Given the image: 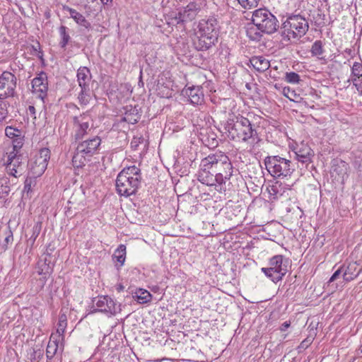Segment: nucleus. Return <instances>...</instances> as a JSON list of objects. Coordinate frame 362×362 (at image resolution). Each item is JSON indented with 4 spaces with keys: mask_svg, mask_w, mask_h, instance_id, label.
<instances>
[{
    "mask_svg": "<svg viewBox=\"0 0 362 362\" xmlns=\"http://www.w3.org/2000/svg\"><path fill=\"white\" fill-rule=\"evenodd\" d=\"M281 186V183L279 182H276L274 185H272L269 189V193L271 196L273 197L274 199L277 198V194L279 193L278 187Z\"/></svg>",
    "mask_w": 362,
    "mask_h": 362,
    "instance_id": "nucleus-43",
    "label": "nucleus"
},
{
    "mask_svg": "<svg viewBox=\"0 0 362 362\" xmlns=\"http://www.w3.org/2000/svg\"><path fill=\"white\" fill-rule=\"evenodd\" d=\"M81 91L78 95V100L81 105H87L91 100V91L90 86L80 87Z\"/></svg>",
    "mask_w": 362,
    "mask_h": 362,
    "instance_id": "nucleus-25",
    "label": "nucleus"
},
{
    "mask_svg": "<svg viewBox=\"0 0 362 362\" xmlns=\"http://www.w3.org/2000/svg\"><path fill=\"white\" fill-rule=\"evenodd\" d=\"M67 323H62V322H58V327L57 329V333L58 334V337H63V334L64 333L65 329L66 327Z\"/></svg>",
    "mask_w": 362,
    "mask_h": 362,
    "instance_id": "nucleus-50",
    "label": "nucleus"
},
{
    "mask_svg": "<svg viewBox=\"0 0 362 362\" xmlns=\"http://www.w3.org/2000/svg\"><path fill=\"white\" fill-rule=\"evenodd\" d=\"M251 65L259 72H264L269 69L270 63L262 56H255L250 59Z\"/></svg>",
    "mask_w": 362,
    "mask_h": 362,
    "instance_id": "nucleus-20",
    "label": "nucleus"
},
{
    "mask_svg": "<svg viewBox=\"0 0 362 362\" xmlns=\"http://www.w3.org/2000/svg\"><path fill=\"white\" fill-rule=\"evenodd\" d=\"M233 168L228 156L221 151L209 154L201 160L197 179L208 186L224 189L226 182L233 175Z\"/></svg>",
    "mask_w": 362,
    "mask_h": 362,
    "instance_id": "nucleus-1",
    "label": "nucleus"
},
{
    "mask_svg": "<svg viewBox=\"0 0 362 362\" xmlns=\"http://www.w3.org/2000/svg\"><path fill=\"white\" fill-rule=\"evenodd\" d=\"M64 10L67 11L69 13L71 18H72L75 22L81 26L86 28H90V23L86 19V18L79 12L75 9L71 8L69 6H64Z\"/></svg>",
    "mask_w": 362,
    "mask_h": 362,
    "instance_id": "nucleus-21",
    "label": "nucleus"
},
{
    "mask_svg": "<svg viewBox=\"0 0 362 362\" xmlns=\"http://www.w3.org/2000/svg\"><path fill=\"white\" fill-rule=\"evenodd\" d=\"M43 356V354L41 353V351H39L37 354V359L38 361Z\"/></svg>",
    "mask_w": 362,
    "mask_h": 362,
    "instance_id": "nucleus-59",
    "label": "nucleus"
},
{
    "mask_svg": "<svg viewBox=\"0 0 362 362\" xmlns=\"http://www.w3.org/2000/svg\"><path fill=\"white\" fill-rule=\"evenodd\" d=\"M32 48L33 50L32 54L40 59H42V52L40 51V43L37 42L36 45L32 46Z\"/></svg>",
    "mask_w": 362,
    "mask_h": 362,
    "instance_id": "nucleus-48",
    "label": "nucleus"
},
{
    "mask_svg": "<svg viewBox=\"0 0 362 362\" xmlns=\"http://www.w3.org/2000/svg\"><path fill=\"white\" fill-rule=\"evenodd\" d=\"M42 228V224L40 222H37L34 225L32 229V235L29 239V241L32 243V244L34 243L36 238L38 237L39 234L40 233Z\"/></svg>",
    "mask_w": 362,
    "mask_h": 362,
    "instance_id": "nucleus-38",
    "label": "nucleus"
},
{
    "mask_svg": "<svg viewBox=\"0 0 362 362\" xmlns=\"http://www.w3.org/2000/svg\"><path fill=\"white\" fill-rule=\"evenodd\" d=\"M49 158V149L47 148H41L38 153V155L36 156L33 165L32 166L34 174L37 175H42L47 169Z\"/></svg>",
    "mask_w": 362,
    "mask_h": 362,
    "instance_id": "nucleus-13",
    "label": "nucleus"
},
{
    "mask_svg": "<svg viewBox=\"0 0 362 362\" xmlns=\"http://www.w3.org/2000/svg\"><path fill=\"white\" fill-rule=\"evenodd\" d=\"M252 22L257 30L267 35L274 34L279 28L276 17L266 8L255 10L252 13Z\"/></svg>",
    "mask_w": 362,
    "mask_h": 362,
    "instance_id": "nucleus-6",
    "label": "nucleus"
},
{
    "mask_svg": "<svg viewBox=\"0 0 362 362\" xmlns=\"http://www.w3.org/2000/svg\"><path fill=\"white\" fill-rule=\"evenodd\" d=\"M218 38L215 35L210 36L199 33L197 40L194 42L196 48L198 50H207L217 42Z\"/></svg>",
    "mask_w": 362,
    "mask_h": 362,
    "instance_id": "nucleus-17",
    "label": "nucleus"
},
{
    "mask_svg": "<svg viewBox=\"0 0 362 362\" xmlns=\"http://www.w3.org/2000/svg\"><path fill=\"white\" fill-rule=\"evenodd\" d=\"M101 144V139L99 136H95L90 139H87L80 142L77 147L79 151L83 152L90 158L96 153Z\"/></svg>",
    "mask_w": 362,
    "mask_h": 362,
    "instance_id": "nucleus-14",
    "label": "nucleus"
},
{
    "mask_svg": "<svg viewBox=\"0 0 362 362\" xmlns=\"http://www.w3.org/2000/svg\"><path fill=\"white\" fill-rule=\"evenodd\" d=\"M344 266H341L337 270H336L329 280V283L334 281L339 278V276L344 273Z\"/></svg>",
    "mask_w": 362,
    "mask_h": 362,
    "instance_id": "nucleus-45",
    "label": "nucleus"
},
{
    "mask_svg": "<svg viewBox=\"0 0 362 362\" xmlns=\"http://www.w3.org/2000/svg\"><path fill=\"white\" fill-rule=\"evenodd\" d=\"M289 326H290V323H288V322H285L281 325V330L284 332L289 327Z\"/></svg>",
    "mask_w": 362,
    "mask_h": 362,
    "instance_id": "nucleus-54",
    "label": "nucleus"
},
{
    "mask_svg": "<svg viewBox=\"0 0 362 362\" xmlns=\"http://www.w3.org/2000/svg\"><path fill=\"white\" fill-rule=\"evenodd\" d=\"M103 4H107L109 0H101Z\"/></svg>",
    "mask_w": 362,
    "mask_h": 362,
    "instance_id": "nucleus-61",
    "label": "nucleus"
},
{
    "mask_svg": "<svg viewBox=\"0 0 362 362\" xmlns=\"http://www.w3.org/2000/svg\"><path fill=\"white\" fill-rule=\"evenodd\" d=\"M21 134V132L19 129L12 127H6L5 129V134L6 136L11 139L16 138V140L13 141V144H18V142L19 141H21V145L23 144Z\"/></svg>",
    "mask_w": 362,
    "mask_h": 362,
    "instance_id": "nucleus-31",
    "label": "nucleus"
},
{
    "mask_svg": "<svg viewBox=\"0 0 362 362\" xmlns=\"http://www.w3.org/2000/svg\"><path fill=\"white\" fill-rule=\"evenodd\" d=\"M358 274H354L352 272H350V267H347L346 269H344V273H343V279L345 281H350L353 280L354 278L357 276Z\"/></svg>",
    "mask_w": 362,
    "mask_h": 362,
    "instance_id": "nucleus-41",
    "label": "nucleus"
},
{
    "mask_svg": "<svg viewBox=\"0 0 362 362\" xmlns=\"http://www.w3.org/2000/svg\"><path fill=\"white\" fill-rule=\"evenodd\" d=\"M8 115V110L6 107V104L0 100V121L3 120Z\"/></svg>",
    "mask_w": 362,
    "mask_h": 362,
    "instance_id": "nucleus-44",
    "label": "nucleus"
},
{
    "mask_svg": "<svg viewBox=\"0 0 362 362\" xmlns=\"http://www.w3.org/2000/svg\"><path fill=\"white\" fill-rule=\"evenodd\" d=\"M310 52L313 57H316L319 59H322V54L325 52L323 43L321 40H316L312 45Z\"/></svg>",
    "mask_w": 362,
    "mask_h": 362,
    "instance_id": "nucleus-29",
    "label": "nucleus"
},
{
    "mask_svg": "<svg viewBox=\"0 0 362 362\" xmlns=\"http://www.w3.org/2000/svg\"><path fill=\"white\" fill-rule=\"evenodd\" d=\"M133 297L139 303H148L151 300V293L148 291L142 288H140L138 291H136Z\"/></svg>",
    "mask_w": 362,
    "mask_h": 362,
    "instance_id": "nucleus-33",
    "label": "nucleus"
},
{
    "mask_svg": "<svg viewBox=\"0 0 362 362\" xmlns=\"http://www.w3.org/2000/svg\"><path fill=\"white\" fill-rule=\"evenodd\" d=\"M351 163L354 168L358 171H362V146L352 153Z\"/></svg>",
    "mask_w": 362,
    "mask_h": 362,
    "instance_id": "nucleus-27",
    "label": "nucleus"
},
{
    "mask_svg": "<svg viewBox=\"0 0 362 362\" xmlns=\"http://www.w3.org/2000/svg\"><path fill=\"white\" fill-rule=\"evenodd\" d=\"M103 4H107L109 0H101Z\"/></svg>",
    "mask_w": 362,
    "mask_h": 362,
    "instance_id": "nucleus-62",
    "label": "nucleus"
},
{
    "mask_svg": "<svg viewBox=\"0 0 362 362\" xmlns=\"http://www.w3.org/2000/svg\"><path fill=\"white\" fill-rule=\"evenodd\" d=\"M92 78L90 71L86 66H81L77 70V81L80 87L90 86Z\"/></svg>",
    "mask_w": 362,
    "mask_h": 362,
    "instance_id": "nucleus-19",
    "label": "nucleus"
},
{
    "mask_svg": "<svg viewBox=\"0 0 362 362\" xmlns=\"http://www.w3.org/2000/svg\"><path fill=\"white\" fill-rule=\"evenodd\" d=\"M86 157H88L86 156V154H85L82 151H79L78 148L76 147V151L72 158V163H73L74 167L78 168H82L83 166H85V165L88 160Z\"/></svg>",
    "mask_w": 362,
    "mask_h": 362,
    "instance_id": "nucleus-24",
    "label": "nucleus"
},
{
    "mask_svg": "<svg viewBox=\"0 0 362 362\" xmlns=\"http://www.w3.org/2000/svg\"><path fill=\"white\" fill-rule=\"evenodd\" d=\"M313 150L308 146H303L297 152H296V159L303 163H309L313 156Z\"/></svg>",
    "mask_w": 362,
    "mask_h": 362,
    "instance_id": "nucleus-23",
    "label": "nucleus"
},
{
    "mask_svg": "<svg viewBox=\"0 0 362 362\" xmlns=\"http://www.w3.org/2000/svg\"><path fill=\"white\" fill-rule=\"evenodd\" d=\"M124 120L131 124H135L138 121V117L136 115L134 117H132L131 115L126 113L124 117Z\"/></svg>",
    "mask_w": 362,
    "mask_h": 362,
    "instance_id": "nucleus-52",
    "label": "nucleus"
},
{
    "mask_svg": "<svg viewBox=\"0 0 362 362\" xmlns=\"http://www.w3.org/2000/svg\"><path fill=\"white\" fill-rule=\"evenodd\" d=\"M16 87V77L9 71H4L0 76V93L1 98L13 95Z\"/></svg>",
    "mask_w": 362,
    "mask_h": 362,
    "instance_id": "nucleus-10",
    "label": "nucleus"
},
{
    "mask_svg": "<svg viewBox=\"0 0 362 362\" xmlns=\"http://www.w3.org/2000/svg\"><path fill=\"white\" fill-rule=\"evenodd\" d=\"M37 351H33L34 356H33V358L31 359V361H32L33 362H38V359H37Z\"/></svg>",
    "mask_w": 362,
    "mask_h": 362,
    "instance_id": "nucleus-56",
    "label": "nucleus"
},
{
    "mask_svg": "<svg viewBox=\"0 0 362 362\" xmlns=\"http://www.w3.org/2000/svg\"><path fill=\"white\" fill-rule=\"evenodd\" d=\"M351 163L354 168L358 171H362V146L352 153Z\"/></svg>",
    "mask_w": 362,
    "mask_h": 362,
    "instance_id": "nucleus-26",
    "label": "nucleus"
},
{
    "mask_svg": "<svg viewBox=\"0 0 362 362\" xmlns=\"http://www.w3.org/2000/svg\"><path fill=\"white\" fill-rule=\"evenodd\" d=\"M21 147V141L18 144H13V149L8 154V158L6 163V172L9 177H16L21 175L23 171V156L18 154V148Z\"/></svg>",
    "mask_w": 362,
    "mask_h": 362,
    "instance_id": "nucleus-8",
    "label": "nucleus"
},
{
    "mask_svg": "<svg viewBox=\"0 0 362 362\" xmlns=\"http://www.w3.org/2000/svg\"><path fill=\"white\" fill-rule=\"evenodd\" d=\"M263 33L257 30V27L252 26L247 29V36L252 41L259 42L262 40Z\"/></svg>",
    "mask_w": 362,
    "mask_h": 362,
    "instance_id": "nucleus-34",
    "label": "nucleus"
},
{
    "mask_svg": "<svg viewBox=\"0 0 362 362\" xmlns=\"http://www.w3.org/2000/svg\"><path fill=\"white\" fill-rule=\"evenodd\" d=\"M7 175V174L0 175V187L11 189V186L17 183V177H12L10 178Z\"/></svg>",
    "mask_w": 362,
    "mask_h": 362,
    "instance_id": "nucleus-35",
    "label": "nucleus"
},
{
    "mask_svg": "<svg viewBox=\"0 0 362 362\" xmlns=\"http://www.w3.org/2000/svg\"><path fill=\"white\" fill-rule=\"evenodd\" d=\"M32 88L33 93L37 94L39 98L43 100L47 96L48 83L47 76L45 72L41 71L33 79Z\"/></svg>",
    "mask_w": 362,
    "mask_h": 362,
    "instance_id": "nucleus-12",
    "label": "nucleus"
},
{
    "mask_svg": "<svg viewBox=\"0 0 362 362\" xmlns=\"http://www.w3.org/2000/svg\"><path fill=\"white\" fill-rule=\"evenodd\" d=\"M74 126V138L76 140L82 139L90 129V124L92 122L91 117L88 113H83L79 116L73 117Z\"/></svg>",
    "mask_w": 362,
    "mask_h": 362,
    "instance_id": "nucleus-9",
    "label": "nucleus"
},
{
    "mask_svg": "<svg viewBox=\"0 0 362 362\" xmlns=\"http://www.w3.org/2000/svg\"><path fill=\"white\" fill-rule=\"evenodd\" d=\"M198 33H202L210 36H212L213 35L218 37V28L217 20L214 17H211L207 20H202L199 23Z\"/></svg>",
    "mask_w": 362,
    "mask_h": 362,
    "instance_id": "nucleus-16",
    "label": "nucleus"
},
{
    "mask_svg": "<svg viewBox=\"0 0 362 362\" xmlns=\"http://www.w3.org/2000/svg\"><path fill=\"white\" fill-rule=\"evenodd\" d=\"M352 81L358 91L360 93L361 95H362V76L361 77L353 78Z\"/></svg>",
    "mask_w": 362,
    "mask_h": 362,
    "instance_id": "nucleus-46",
    "label": "nucleus"
},
{
    "mask_svg": "<svg viewBox=\"0 0 362 362\" xmlns=\"http://www.w3.org/2000/svg\"><path fill=\"white\" fill-rule=\"evenodd\" d=\"M32 179L31 178H27L25 180V183H24V187H23V192L24 193H27V194H28V193L30 192H31V185H32Z\"/></svg>",
    "mask_w": 362,
    "mask_h": 362,
    "instance_id": "nucleus-49",
    "label": "nucleus"
},
{
    "mask_svg": "<svg viewBox=\"0 0 362 362\" xmlns=\"http://www.w3.org/2000/svg\"><path fill=\"white\" fill-rule=\"evenodd\" d=\"M54 338V334L51 335L50 340L47 344L46 349V356L47 359L51 360L55 356L58 350V342L57 340L52 341V339Z\"/></svg>",
    "mask_w": 362,
    "mask_h": 362,
    "instance_id": "nucleus-30",
    "label": "nucleus"
},
{
    "mask_svg": "<svg viewBox=\"0 0 362 362\" xmlns=\"http://www.w3.org/2000/svg\"><path fill=\"white\" fill-rule=\"evenodd\" d=\"M141 170L135 165L124 168L116 179V189L120 196L135 194L141 185Z\"/></svg>",
    "mask_w": 362,
    "mask_h": 362,
    "instance_id": "nucleus-2",
    "label": "nucleus"
},
{
    "mask_svg": "<svg viewBox=\"0 0 362 362\" xmlns=\"http://www.w3.org/2000/svg\"><path fill=\"white\" fill-rule=\"evenodd\" d=\"M245 9H251L258 6L260 0H237Z\"/></svg>",
    "mask_w": 362,
    "mask_h": 362,
    "instance_id": "nucleus-37",
    "label": "nucleus"
},
{
    "mask_svg": "<svg viewBox=\"0 0 362 362\" xmlns=\"http://www.w3.org/2000/svg\"><path fill=\"white\" fill-rule=\"evenodd\" d=\"M93 305H95L96 308L93 310L91 312L92 313L100 312L114 315L117 312V308L115 301L107 296L94 298L93 300Z\"/></svg>",
    "mask_w": 362,
    "mask_h": 362,
    "instance_id": "nucleus-11",
    "label": "nucleus"
},
{
    "mask_svg": "<svg viewBox=\"0 0 362 362\" xmlns=\"http://www.w3.org/2000/svg\"><path fill=\"white\" fill-rule=\"evenodd\" d=\"M112 259L119 264V267L124 264L126 259V246L124 245L121 244L119 245L112 255Z\"/></svg>",
    "mask_w": 362,
    "mask_h": 362,
    "instance_id": "nucleus-28",
    "label": "nucleus"
},
{
    "mask_svg": "<svg viewBox=\"0 0 362 362\" xmlns=\"http://www.w3.org/2000/svg\"><path fill=\"white\" fill-rule=\"evenodd\" d=\"M13 240V235H8L6 238H5V241L6 243H8L9 241L12 240Z\"/></svg>",
    "mask_w": 362,
    "mask_h": 362,
    "instance_id": "nucleus-58",
    "label": "nucleus"
},
{
    "mask_svg": "<svg viewBox=\"0 0 362 362\" xmlns=\"http://www.w3.org/2000/svg\"><path fill=\"white\" fill-rule=\"evenodd\" d=\"M282 93L291 101H293L295 103H300L303 100V98L300 97V94L297 93L294 90H292L289 87H284L283 88Z\"/></svg>",
    "mask_w": 362,
    "mask_h": 362,
    "instance_id": "nucleus-32",
    "label": "nucleus"
},
{
    "mask_svg": "<svg viewBox=\"0 0 362 362\" xmlns=\"http://www.w3.org/2000/svg\"><path fill=\"white\" fill-rule=\"evenodd\" d=\"M201 6L197 3L193 1L188 4L183 8V16H186L188 21H191L195 18L197 14L200 11Z\"/></svg>",
    "mask_w": 362,
    "mask_h": 362,
    "instance_id": "nucleus-22",
    "label": "nucleus"
},
{
    "mask_svg": "<svg viewBox=\"0 0 362 362\" xmlns=\"http://www.w3.org/2000/svg\"><path fill=\"white\" fill-rule=\"evenodd\" d=\"M287 259L283 255H275L269 261L268 267H262L261 271L273 282L281 281L287 272Z\"/></svg>",
    "mask_w": 362,
    "mask_h": 362,
    "instance_id": "nucleus-7",
    "label": "nucleus"
},
{
    "mask_svg": "<svg viewBox=\"0 0 362 362\" xmlns=\"http://www.w3.org/2000/svg\"><path fill=\"white\" fill-rule=\"evenodd\" d=\"M11 189L0 187V202H3L8 196Z\"/></svg>",
    "mask_w": 362,
    "mask_h": 362,
    "instance_id": "nucleus-47",
    "label": "nucleus"
},
{
    "mask_svg": "<svg viewBox=\"0 0 362 362\" xmlns=\"http://www.w3.org/2000/svg\"><path fill=\"white\" fill-rule=\"evenodd\" d=\"M141 138L134 137L133 140L131 142L132 147H136L139 145V143L140 142Z\"/></svg>",
    "mask_w": 362,
    "mask_h": 362,
    "instance_id": "nucleus-53",
    "label": "nucleus"
},
{
    "mask_svg": "<svg viewBox=\"0 0 362 362\" xmlns=\"http://www.w3.org/2000/svg\"><path fill=\"white\" fill-rule=\"evenodd\" d=\"M66 321H67V320H66V315H64V314L60 315L59 322H62V323H67Z\"/></svg>",
    "mask_w": 362,
    "mask_h": 362,
    "instance_id": "nucleus-55",
    "label": "nucleus"
},
{
    "mask_svg": "<svg viewBox=\"0 0 362 362\" xmlns=\"http://www.w3.org/2000/svg\"><path fill=\"white\" fill-rule=\"evenodd\" d=\"M175 19L177 24L188 21L187 18L183 16V11H179L178 13L176 15Z\"/></svg>",
    "mask_w": 362,
    "mask_h": 362,
    "instance_id": "nucleus-51",
    "label": "nucleus"
},
{
    "mask_svg": "<svg viewBox=\"0 0 362 362\" xmlns=\"http://www.w3.org/2000/svg\"><path fill=\"white\" fill-rule=\"evenodd\" d=\"M268 173L274 178L291 177L296 170V164L279 156H269L264 160Z\"/></svg>",
    "mask_w": 362,
    "mask_h": 362,
    "instance_id": "nucleus-5",
    "label": "nucleus"
},
{
    "mask_svg": "<svg viewBox=\"0 0 362 362\" xmlns=\"http://www.w3.org/2000/svg\"><path fill=\"white\" fill-rule=\"evenodd\" d=\"M66 29L67 28L64 25H61L59 28V35L61 36L59 45L62 48H65L70 40V36L67 33Z\"/></svg>",
    "mask_w": 362,
    "mask_h": 362,
    "instance_id": "nucleus-36",
    "label": "nucleus"
},
{
    "mask_svg": "<svg viewBox=\"0 0 362 362\" xmlns=\"http://www.w3.org/2000/svg\"><path fill=\"white\" fill-rule=\"evenodd\" d=\"M54 267V263L52 262V256L51 254H46L43 259H40L37 262V272L40 275H44L46 277L47 275H49L52 271Z\"/></svg>",
    "mask_w": 362,
    "mask_h": 362,
    "instance_id": "nucleus-18",
    "label": "nucleus"
},
{
    "mask_svg": "<svg viewBox=\"0 0 362 362\" xmlns=\"http://www.w3.org/2000/svg\"><path fill=\"white\" fill-rule=\"evenodd\" d=\"M225 129L228 131L231 139L245 142L254 139L257 134L250 121L240 115L235 117V119H228Z\"/></svg>",
    "mask_w": 362,
    "mask_h": 362,
    "instance_id": "nucleus-4",
    "label": "nucleus"
},
{
    "mask_svg": "<svg viewBox=\"0 0 362 362\" xmlns=\"http://www.w3.org/2000/svg\"><path fill=\"white\" fill-rule=\"evenodd\" d=\"M285 80L290 83H298L300 81V76L296 72H287Z\"/></svg>",
    "mask_w": 362,
    "mask_h": 362,
    "instance_id": "nucleus-39",
    "label": "nucleus"
},
{
    "mask_svg": "<svg viewBox=\"0 0 362 362\" xmlns=\"http://www.w3.org/2000/svg\"><path fill=\"white\" fill-rule=\"evenodd\" d=\"M308 20L300 14H292L286 18L281 27L282 40L289 42L291 39H298L308 32Z\"/></svg>",
    "mask_w": 362,
    "mask_h": 362,
    "instance_id": "nucleus-3",
    "label": "nucleus"
},
{
    "mask_svg": "<svg viewBox=\"0 0 362 362\" xmlns=\"http://www.w3.org/2000/svg\"><path fill=\"white\" fill-rule=\"evenodd\" d=\"M124 289V286L122 285H119L118 286V288H117V290L119 291H122Z\"/></svg>",
    "mask_w": 362,
    "mask_h": 362,
    "instance_id": "nucleus-60",
    "label": "nucleus"
},
{
    "mask_svg": "<svg viewBox=\"0 0 362 362\" xmlns=\"http://www.w3.org/2000/svg\"><path fill=\"white\" fill-rule=\"evenodd\" d=\"M182 94L187 97L189 101L193 105H201L204 102V93L202 87L186 86L182 90Z\"/></svg>",
    "mask_w": 362,
    "mask_h": 362,
    "instance_id": "nucleus-15",
    "label": "nucleus"
},
{
    "mask_svg": "<svg viewBox=\"0 0 362 362\" xmlns=\"http://www.w3.org/2000/svg\"><path fill=\"white\" fill-rule=\"evenodd\" d=\"M332 169L334 172H336L339 175H344L346 170V163L344 161L340 160L339 164H337L336 166H332Z\"/></svg>",
    "mask_w": 362,
    "mask_h": 362,
    "instance_id": "nucleus-40",
    "label": "nucleus"
},
{
    "mask_svg": "<svg viewBox=\"0 0 362 362\" xmlns=\"http://www.w3.org/2000/svg\"><path fill=\"white\" fill-rule=\"evenodd\" d=\"M28 110L30 114L34 115L35 113V109L33 106H29Z\"/></svg>",
    "mask_w": 362,
    "mask_h": 362,
    "instance_id": "nucleus-57",
    "label": "nucleus"
},
{
    "mask_svg": "<svg viewBox=\"0 0 362 362\" xmlns=\"http://www.w3.org/2000/svg\"><path fill=\"white\" fill-rule=\"evenodd\" d=\"M352 74L356 78L361 77L362 66L360 63L355 62L352 66Z\"/></svg>",
    "mask_w": 362,
    "mask_h": 362,
    "instance_id": "nucleus-42",
    "label": "nucleus"
}]
</instances>
